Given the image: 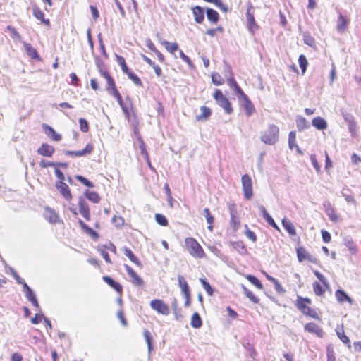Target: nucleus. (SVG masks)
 <instances>
[{"instance_id":"nucleus-13","label":"nucleus","mask_w":361,"mask_h":361,"mask_svg":"<svg viewBox=\"0 0 361 361\" xmlns=\"http://www.w3.org/2000/svg\"><path fill=\"white\" fill-rule=\"evenodd\" d=\"M305 330L309 333L314 334L319 338L324 336V331L322 329L314 322H310L305 325Z\"/></svg>"},{"instance_id":"nucleus-37","label":"nucleus","mask_w":361,"mask_h":361,"mask_svg":"<svg viewBox=\"0 0 361 361\" xmlns=\"http://www.w3.org/2000/svg\"><path fill=\"white\" fill-rule=\"evenodd\" d=\"M46 211H47V214L45 215L46 219L50 223H56L59 218L58 214L56 213V212L49 207H47Z\"/></svg>"},{"instance_id":"nucleus-52","label":"nucleus","mask_w":361,"mask_h":361,"mask_svg":"<svg viewBox=\"0 0 361 361\" xmlns=\"http://www.w3.org/2000/svg\"><path fill=\"white\" fill-rule=\"evenodd\" d=\"M156 222L162 226H166L168 225V220L166 217L161 214H155Z\"/></svg>"},{"instance_id":"nucleus-45","label":"nucleus","mask_w":361,"mask_h":361,"mask_svg":"<svg viewBox=\"0 0 361 361\" xmlns=\"http://www.w3.org/2000/svg\"><path fill=\"white\" fill-rule=\"evenodd\" d=\"M298 63L300 66V68L302 71V74H304L307 70V67L308 65V62L307 60V58L305 55L300 54L298 58Z\"/></svg>"},{"instance_id":"nucleus-30","label":"nucleus","mask_w":361,"mask_h":361,"mask_svg":"<svg viewBox=\"0 0 361 361\" xmlns=\"http://www.w3.org/2000/svg\"><path fill=\"white\" fill-rule=\"evenodd\" d=\"M190 324L195 329H199L202 326V320L199 313L195 312L192 314Z\"/></svg>"},{"instance_id":"nucleus-5","label":"nucleus","mask_w":361,"mask_h":361,"mask_svg":"<svg viewBox=\"0 0 361 361\" xmlns=\"http://www.w3.org/2000/svg\"><path fill=\"white\" fill-rule=\"evenodd\" d=\"M242 188L245 199L250 200L253 195L252 182L248 174H244L241 177Z\"/></svg>"},{"instance_id":"nucleus-54","label":"nucleus","mask_w":361,"mask_h":361,"mask_svg":"<svg viewBox=\"0 0 361 361\" xmlns=\"http://www.w3.org/2000/svg\"><path fill=\"white\" fill-rule=\"evenodd\" d=\"M212 81L215 85H221L224 82V79L218 73H214L212 74Z\"/></svg>"},{"instance_id":"nucleus-61","label":"nucleus","mask_w":361,"mask_h":361,"mask_svg":"<svg viewBox=\"0 0 361 361\" xmlns=\"http://www.w3.org/2000/svg\"><path fill=\"white\" fill-rule=\"evenodd\" d=\"M314 275L316 276V277L322 282V283L326 286V287H328L329 286V283H328V281L327 279L324 276L323 274H322L319 271H314Z\"/></svg>"},{"instance_id":"nucleus-56","label":"nucleus","mask_w":361,"mask_h":361,"mask_svg":"<svg viewBox=\"0 0 361 361\" xmlns=\"http://www.w3.org/2000/svg\"><path fill=\"white\" fill-rule=\"evenodd\" d=\"M203 214L206 219V221L208 224H213L214 221V217L212 215L209 208H204L203 211Z\"/></svg>"},{"instance_id":"nucleus-29","label":"nucleus","mask_w":361,"mask_h":361,"mask_svg":"<svg viewBox=\"0 0 361 361\" xmlns=\"http://www.w3.org/2000/svg\"><path fill=\"white\" fill-rule=\"evenodd\" d=\"M23 45L29 56L34 59H39V56L37 50L33 48L30 44L23 42Z\"/></svg>"},{"instance_id":"nucleus-17","label":"nucleus","mask_w":361,"mask_h":361,"mask_svg":"<svg viewBox=\"0 0 361 361\" xmlns=\"http://www.w3.org/2000/svg\"><path fill=\"white\" fill-rule=\"evenodd\" d=\"M192 13L195 17V20L197 23L200 24L204 21V8L200 6H195L192 8Z\"/></svg>"},{"instance_id":"nucleus-40","label":"nucleus","mask_w":361,"mask_h":361,"mask_svg":"<svg viewBox=\"0 0 361 361\" xmlns=\"http://www.w3.org/2000/svg\"><path fill=\"white\" fill-rule=\"evenodd\" d=\"M115 56L118 63L121 66L122 71L126 74L128 72L130 71V69L127 66L124 57L116 54H115Z\"/></svg>"},{"instance_id":"nucleus-59","label":"nucleus","mask_w":361,"mask_h":361,"mask_svg":"<svg viewBox=\"0 0 361 361\" xmlns=\"http://www.w3.org/2000/svg\"><path fill=\"white\" fill-rule=\"evenodd\" d=\"M98 251L99 252L100 255L103 257V258L107 263L111 264V260L109 257V253L106 252V250L104 248H103V247L99 246Z\"/></svg>"},{"instance_id":"nucleus-32","label":"nucleus","mask_w":361,"mask_h":361,"mask_svg":"<svg viewBox=\"0 0 361 361\" xmlns=\"http://www.w3.org/2000/svg\"><path fill=\"white\" fill-rule=\"evenodd\" d=\"M296 126L299 131H302L306 128H308L310 125L303 116H298L296 117Z\"/></svg>"},{"instance_id":"nucleus-31","label":"nucleus","mask_w":361,"mask_h":361,"mask_svg":"<svg viewBox=\"0 0 361 361\" xmlns=\"http://www.w3.org/2000/svg\"><path fill=\"white\" fill-rule=\"evenodd\" d=\"M344 245L348 247L352 255H355L357 252L356 246L350 236H347L343 239Z\"/></svg>"},{"instance_id":"nucleus-11","label":"nucleus","mask_w":361,"mask_h":361,"mask_svg":"<svg viewBox=\"0 0 361 361\" xmlns=\"http://www.w3.org/2000/svg\"><path fill=\"white\" fill-rule=\"evenodd\" d=\"M252 8V6L251 5L247 8L246 16L247 21V28L252 34H254L255 30L258 29L259 27L255 22L254 13L251 12Z\"/></svg>"},{"instance_id":"nucleus-16","label":"nucleus","mask_w":361,"mask_h":361,"mask_svg":"<svg viewBox=\"0 0 361 361\" xmlns=\"http://www.w3.org/2000/svg\"><path fill=\"white\" fill-rule=\"evenodd\" d=\"M229 212L231 216V224L233 227H238L240 226V221L238 219V212L235 204H233L229 205Z\"/></svg>"},{"instance_id":"nucleus-35","label":"nucleus","mask_w":361,"mask_h":361,"mask_svg":"<svg viewBox=\"0 0 361 361\" xmlns=\"http://www.w3.org/2000/svg\"><path fill=\"white\" fill-rule=\"evenodd\" d=\"M161 43L164 46L165 49L171 54H173L178 49V44L176 42L171 43L165 39H163Z\"/></svg>"},{"instance_id":"nucleus-36","label":"nucleus","mask_w":361,"mask_h":361,"mask_svg":"<svg viewBox=\"0 0 361 361\" xmlns=\"http://www.w3.org/2000/svg\"><path fill=\"white\" fill-rule=\"evenodd\" d=\"M298 259L300 262L307 260L310 254L304 247H299L296 250Z\"/></svg>"},{"instance_id":"nucleus-15","label":"nucleus","mask_w":361,"mask_h":361,"mask_svg":"<svg viewBox=\"0 0 361 361\" xmlns=\"http://www.w3.org/2000/svg\"><path fill=\"white\" fill-rule=\"evenodd\" d=\"M42 128L44 130L46 135L50 137L54 141H60L61 140V135L57 133L55 130L47 124L44 123Z\"/></svg>"},{"instance_id":"nucleus-41","label":"nucleus","mask_w":361,"mask_h":361,"mask_svg":"<svg viewBox=\"0 0 361 361\" xmlns=\"http://www.w3.org/2000/svg\"><path fill=\"white\" fill-rule=\"evenodd\" d=\"M348 24L347 19L340 13L338 19L337 30L338 32L344 31Z\"/></svg>"},{"instance_id":"nucleus-38","label":"nucleus","mask_w":361,"mask_h":361,"mask_svg":"<svg viewBox=\"0 0 361 361\" xmlns=\"http://www.w3.org/2000/svg\"><path fill=\"white\" fill-rule=\"evenodd\" d=\"M33 15L37 19L41 20L45 25H49V20L44 19V14L39 8L35 7L33 8Z\"/></svg>"},{"instance_id":"nucleus-2","label":"nucleus","mask_w":361,"mask_h":361,"mask_svg":"<svg viewBox=\"0 0 361 361\" xmlns=\"http://www.w3.org/2000/svg\"><path fill=\"white\" fill-rule=\"evenodd\" d=\"M185 244L188 252L194 257L202 258L204 256V252L198 243V242L192 238H186Z\"/></svg>"},{"instance_id":"nucleus-6","label":"nucleus","mask_w":361,"mask_h":361,"mask_svg":"<svg viewBox=\"0 0 361 361\" xmlns=\"http://www.w3.org/2000/svg\"><path fill=\"white\" fill-rule=\"evenodd\" d=\"M150 307L159 314H161L163 315H169L170 314L169 306L161 300H152L150 302Z\"/></svg>"},{"instance_id":"nucleus-21","label":"nucleus","mask_w":361,"mask_h":361,"mask_svg":"<svg viewBox=\"0 0 361 361\" xmlns=\"http://www.w3.org/2000/svg\"><path fill=\"white\" fill-rule=\"evenodd\" d=\"M336 298L337 300L341 302H349L350 303L352 302V299L348 296V295L341 289H338L336 290L335 293Z\"/></svg>"},{"instance_id":"nucleus-33","label":"nucleus","mask_w":361,"mask_h":361,"mask_svg":"<svg viewBox=\"0 0 361 361\" xmlns=\"http://www.w3.org/2000/svg\"><path fill=\"white\" fill-rule=\"evenodd\" d=\"M124 254L126 256H127L128 257V259L133 263H135L136 265L139 266V267H142V264L140 262V261L138 259V258L134 255V253L133 252V251L125 247H124Z\"/></svg>"},{"instance_id":"nucleus-7","label":"nucleus","mask_w":361,"mask_h":361,"mask_svg":"<svg viewBox=\"0 0 361 361\" xmlns=\"http://www.w3.org/2000/svg\"><path fill=\"white\" fill-rule=\"evenodd\" d=\"M124 267L128 276L130 277V281L132 282L133 284L138 287L144 286L145 282L143 279L137 275V274L134 271L133 268H131L128 264H125Z\"/></svg>"},{"instance_id":"nucleus-20","label":"nucleus","mask_w":361,"mask_h":361,"mask_svg":"<svg viewBox=\"0 0 361 361\" xmlns=\"http://www.w3.org/2000/svg\"><path fill=\"white\" fill-rule=\"evenodd\" d=\"M312 124L317 130H323L327 128L326 120L320 116L315 117L312 119Z\"/></svg>"},{"instance_id":"nucleus-48","label":"nucleus","mask_w":361,"mask_h":361,"mask_svg":"<svg viewBox=\"0 0 361 361\" xmlns=\"http://www.w3.org/2000/svg\"><path fill=\"white\" fill-rule=\"evenodd\" d=\"M246 278L252 284H253L257 288H259V289H262L263 288L262 283L260 282V281L255 276L247 275L246 276Z\"/></svg>"},{"instance_id":"nucleus-63","label":"nucleus","mask_w":361,"mask_h":361,"mask_svg":"<svg viewBox=\"0 0 361 361\" xmlns=\"http://www.w3.org/2000/svg\"><path fill=\"white\" fill-rule=\"evenodd\" d=\"M85 232L87 233L94 240H97L99 237L98 233L94 231L90 227H89Z\"/></svg>"},{"instance_id":"nucleus-58","label":"nucleus","mask_w":361,"mask_h":361,"mask_svg":"<svg viewBox=\"0 0 361 361\" xmlns=\"http://www.w3.org/2000/svg\"><path fill=\"white\" fill-rule=\"evenodd\" d=\"M336 334L338 337L341 339V341L345 343L348 344V346L350 347V339L345 334L344 331L342 329L341 332L340 331H336Z\"/></svg>"},{"instance_id":"nucleus-22","label":"nucleus","mask_w":361,"mask_h":361,"mask_svg":"<svg viewBox=\"0 0 361 361\" xmlns=\"http://www.w3.org/2000/svg\"><path fill=\"white\" fill-rule=\"evenodd\" d=\"M324 206L326 207V214L331 221L337 222L338 221V216L335 213V211L331 206L330 202H327L326 203H324Z\"/></svg>"},{"instance_id":"nucleus-57","label":"nucleus","mask_w":361,"mask_h":361,"mask_svg":"<svg viewBox=\"0 0 361 361\" xmlns=\"http://www.w3.org/2000/svg\"><path fill=\"white\" fill-rule=\"evenodd\" d=\"M80 129L83 133H87L89 130V123L88 121L81 118L79 119Z\"/></svg>"},{"instance_id":"nucleus-10","label":"nucleus","mask_w":361,"mask_h":361,"mask_svg":"<svg viewBox=\"0 0 361 361\" xmlns=\"http://www.w3.org/2000/svg\"><path fill=\"white\" fill-rule=\"evenodd\" d=\"M78 207L80 214L87 220L90 219V211L87 203L83 197L80 196L78 198Z\"/></svg>"},{"instance_id":"nucleus-55","label":"nucleus","mask_w":361,"mask_h":361,"mask_svg":"<svg viewBox=\"0 0 361 361\" xmlns=\"http://www.w3.org/2000/svg\"><path fill=\"white\" fill-rule=\"evenodd\" d=\"M303 41L304 43L310 47L314 45V39L310 35L309 32L303 33Z\"/></svg>"},{"instance_id":"nucleus-43","label":"nucleus","mask_w":361,"mask_h":361,"mask_svg":"<svg viewBox=\"0 0 361 361\" xmlns=\"http://www.w3.org/2000/svg\"><path fill=\"white\" fill-rule=\"evenodd\" d=\"M138 141L140 142L139 148L140 150L141 154L143 156L145 160H148L149 154L146 149V145L142 140V137H138Z\"/></svg>"},{"instance_id":"nucleus-34","label":"nucleus","mask_w":361,"mask_h":361,"mask_svg":"<svg viewBox=\"0 0 361 361\" xmlns=\"http://www.w3.org/2000/svg\"><path fill=\"white\" fill-rule=\"evenodd\" d=\"M233 247L239 252V254L244 255L247 252L246 247L243 241H233L231 242Z\"/></svg>"},{"instance_id":"nucleus-9","label":"nucleus","mask_w":361,"mask_h":361,"mask_svg":"<svg viewBox=\"0 0 361 361\" xmlns=\"http://www.w3.org/2000/svg\"><path fill=\"white\" fill-rule=\"evenodd\" d=\"M93 149H94L93 145L92 144L89 143L82 150L71 151V150L64 149V150H63V153L65 155H69L71 157H83V156H85L86 154H91L92 152L93 151Z\"/></svg>"},{"instance_id":"nucleus-50","label":"nucleus","mask_w":361,"mask_h":361,"mask_svg":"<svg viewBox=\"0 0 361 361\" xmlns=\"http://www.w3.org/2000/svg\"><path fill=\"white\" fill-rule=\"evenodd\" d=\"M6 30L9 31L11 32V37L16 41H20L21 40V36L20 34L17 32L16 29L13 27L11 25H8L6 27Z\"/></svg>"},{"instance_id":"nucleus-24","label":"nucleus","mask_w":361,"mask_h":361,"mask_svg":"<svg viewBox=\"0 0 361 361\" xmlns=\"http://www.w3.org/2000/svg\"><path fill=\"white\" fill-rule=\"evenodd\" d=\"M206 14H207L208 20H209L210 22H212L213 23H218V21L219 20V13L216 10L211 8H207L206 9Z\"/></svg>"},{"instance_id":"nucleus-19","label":"nucleus","mask_w":361,"mask_h":361,"mask_svg":"<svg viewBox=\"0 0 361 361\" xmlns=\"http://www.w3.org/2000/svg\"><path fill=\"white\" fill-rule=\"evenodd\" d=\"M200 111L201 114L196 116L197 121H206L212 115V110L206 106H202Z\"/></svg>"},{"instance_id":"nucleus-62","label":"nucleus","mask_w":361,"mask_h":361,"mask_svg":"<svg viewBox=\"0 0 361 361\" xmlns=\"http://www.w3.org/2000/svg\"><path fill=\"white\" fill-rule=\"evenodd\" d=\"M179 54H180V57L181 58V59L183 61L186 62L190 68H193V64H192V61L187 55H185L184 54V52L182 50H180Z\"/></svg>"},{"instance_id":"nucleus-42","label":"nucleus","mask_w":361,"mask_h":361,"mask_svg":"<svg viewBox=\"0 0 361 361\" xmlns=\"http://www.w3.org/2000/svg\"><path fill=\"white\" fill-rule=\"evenodd\" d=\"M200 281L207 294L212 296L214 294V289L205 278H200Z\"/></svg>"},{"instance_id":"nucleus-1","label":"nucleus","mask_w":361,"mask_h":361,"mask_svg":"<svg viewBox=\"0 0 361 361\" xmlns=\"http://www.w3.org/2000/svg\"><path fill=\"white\" fill-rule=\"evenodd\" d=\"M311 303L312 300L309 298H303L298 295L295 306L304 314L315 319H320L316 311L309 307L308 305H310Z\"/></svg>"},{"instance_id":"nucleus-23","label":"nucleus","mask_w":361,"mask_h":361,"mask_svg":"<svg viewBox=\"0 0 361 361\" xmlns=\"http://www.w3.org/2000/svg\"><path fill=\"white\" fill-rule=\"evenodd\" d=\"M178 285L181 289L182 294L183 295L190 294V289L188 282L185 281L184 277L181 275H178Z\"/></svg>"},{"instance_id":"nucleus-4","label":"nucleus","mask_w":361,"mask_h":361,"mask_svg":"<svg viewBox=\"0 0 361 361\" xmlns=\"http://www.w3.org/2000/svg\"><path fill=\"white\" fill-rule=\"evenodd\" d=\"M214 99L226 114H231L233 111L231 103L222 93L221 90L216 89L214 93Z\"/></svg>"},{"instance_id":"nucleus-3","label":"nucleus","mask_w":361,"mask_h":361,"mask_svg":"<svg viewBox=\"0 0 361 361\" xmlns=\"http://www.w3.org/2000/svg\"><path fill=\"white\" fill-rule=\"evenodd\" d=\"M279 128L274 124L269 126L268 129L266 130L261 136V140L267 145L275 144L279 139Z\"/></svg>"},{"instance_id":"nucleus-18","label":"nucleus","mask_w":361,"mask_h":361,"mask_svg":"<svg viewBox=\"0 0 361 361\" xmlns=\"http://www.w3.org/2000/svg\"><path fill=\"white\" fill-rule=\"evenodd\" d=\"M102 279L104 281H105L109 286L114 288L117 293H121L123 287L118 282L116 281L109 276H104Z\"/></svg>"},{"instance_id":"nucleus-25","label":"nucleus","mask_w":361,"mask_h":361,"mask_svg":"<svg viewBox=\"0 0 361 361\" xmlns=\"http://www.w3.org/2000/svg\"><path fill=\"white\" fill-rule=\"evenodd\" d=\"M240 104L245 109V114L247 117H250L253 114L255 107L250 99L240 103Z\"/></svg>"},{"instance_id":"nucleus-44","label":"nucleus","mask_w":361,"mask_h":361,"mask_svg":"<svg viewBox=\"0 0 361 361\" xmlns=\"http://www.w3.org/2000/svg\"><path fill=\"white\" fill-rule=\"evenodd\" d=\"M128 78L130 79L138 87H142V82L140 80V78L133 71H130L126 73Z\"/></svg>"},{"instance_id":"nucleus-64","label":"nucleus","mask_w":361,"mask_h":361,"mask_svg":"<svg viewBox=\"0 0 361 361\" xmlns=\"http://www.w3.org/2000/svg\"><path fill=\"white\" fill-rule=\"evenodd\" d=\"M273 284L274 286L275 290L279 294H283L286 292V290L282 287L277 279L274 281Z\"/></svg>"},{"instance_id":"nucleus-27","label":"nucleus","mask_w":361,"mask_h":361,"mask_svg":"<svg viewBox=\"0 0 361 361\" xmlns=\"http://www.w3.org/2000/svg\"><path fill=\"white\" fill-rule=\"evenodd\" d=\"M84 195L87 200L92 202L93 203H98V202H99V201L101 200L100 196L95 191H91L89 190H86L84 192Z\"/></svg>"},{"instance_id":"nucleus-60","label":"nucleus","mask_w":361,"mask_h":361,"mask_svg":"<svg viewBox=\"0 0 361 361\" xmlns=\"http://www.w3.org/2000/svg\"><path fill=\"white\" fill-rule=\"evenodd\" d=\"M224 76L228 79L235 78L234 74L232 71L231 66L226 64L224 66Z\"/></svg>"},{"instance_id":"nucleus-49","label":"nucleus","mask_w":361,"mask_h":361,"mask_svg":"<svg viewBox=\"0 0 361 361\" xmlns=\"http://www.w3.org/2000/svg\"><path fill=\"white\" fill-rule=\"evenodd\" d=\"M312 286L314 292L317 295L321 296L324 295L325 293V289L319 282H314Z\"/></svg>"},{"instance_id":"nucleus-28","label":"nucleus","mask_w":361,"mask_h":361,"mask_svg":"<svg viewBox=\"0 0 361 361\" xmlns=\"http://www.w3.org/2000/svg\"><path fill=\"white\" fill-rule=\"evenodd\" d=\"M282 225L284 228V229L290 235H296V231L295 228L292 224V222L287 219L286 218H284L282 220Z\"/></svg>"},{"instance_id":"nucleus-8","label":"nucleus","mask_w":361,"mask_h":361,"mask_svg":"<svg viewBox=\"0 0 361 361\" xmlns=\"http://www.w3.org/2000/svg\"><path fill=\"white\" fill-rule=\"evenodd\" d=\"M56 188L59 191L60 194L67 200H72V195L69 187L66 183L61 180H57L55 183Z\"/></svg>"},{"instance_id":"nucleus-26","label":"nucleus","mask_w":361,"mask_h":361,"mask_svg":"<svg viewBox=\"0 0 361 361\" xmlns=\"http://www.w3.org/2000/svg\"><path fill=\"white\" fill-rule=\"evenodd\" d=\"M171 307L175 319L177 321H180L183 319V315L181 313L182 310L181 308L178 307V301L176 298L173 300L171 302Z\"/></svg>"},{"instance_id":"nucleus-53","label":"nucleus","mask_w":361,"mask_h":361,"mask_svg":"<svg viewBox=\"0 0 361 361\" xmlns=\"http://www.w3.org/2000/svg\"><path fill=\"white\" fill-rule=\"evenodd\" d=\"M228 84L230 87L235 92H240L242 90L241 87L238 85L235 78L228 79Z\"/></svg>"},{"instance_id":"nucleus-46","label":"nucleus","mask_w":361,"mask_h":361,"mask_svg":"<svg viewBox=\"0 0 361 361\" xmlns=\"http://www.w3.org/2000/svg\"><path fill=\"white\" fill-rule=\"evenodd\" d=\"M288 146L290 149H294L295 147H297L298 145L296 143V133L295 131H290L288 135Z\"/></svg>"},{"instance_id":"nucleus-47","label":"nucleus","mask_w":361,"mask_h":361,"mask_svg":"<svg viewBox=\"0 0 361 361\" xmlns=\"http://www.w3.org/2000/svg\"><path fill=\"white\" fill-rule=\"evenodd\" d=\"M143 334H144V337H145V339L146 341V343L147 344V348H148V350L149 352H151V350H152V336L150 334V332L148 331V330H145L144 332H143Z\"/></svg>"},{"instance_id":"nucleus-12","label":"nucleus","mask_w":361,"mask_h":361,"mask_svg":"<svg viewBox=\"0 0 361 361\" xmlns=\"http://www.w3.org/2000/svg\"><path fill=\"white\" fill-rule=\"evenodd\" d=\"M54 152V147L47 143H42L37 150L38 154L46 157H51Z\"/></svg>"},{"instance_id":"nucleus-39","label":"nucleus","mask_w":361,"mask_h":361,"mask_svg":"<svg viewBox=\"0 0 361 361\" xmlns=\"http://www.w3.org/2000/svg\"><path fill=\"white\" fill-rule=\"evenodd\" d=\"M241 288L245 296L248 298L253 303H259V299L256 297L248 288H247L243 284L241 285Z\"/></svg>"},{"instance_id":"nucleus-14","label":"nucleus","mask_w":361,"mask_h":361,"mask_svg":"<svg viewBox=\"0 0 361 361\" xmlns=\"http://www.w3.org/2000/svg\"><path fill=\"white\" fill-rule=\"evenodd\" d=\"M257 207L260 211L262 217L266 220V221L274 228L280 231L279 227L275 223L273 218L269 214L266 208L262 204H259Z\"/></svg>"},{"instance_id":"nucleus-51","label":"nucleus","mask_w":361,"mask_h":361,"mask_svg":"<svg viewBox=\"0 0 361 361\" xmlns=\"http://www.w3.org/2000/svg\"><path fill=\"white\" fill-rule=\"evenodd\" d=\"M75 178L78 181H80L81 183H82L84 185H85L88 188H94V184L92 181H90V180H88L87 178H86L85 177H84L81 175H76Z\"/></svg>"}]
</instances>
